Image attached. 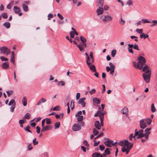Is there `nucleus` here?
<instances>
[{"label":"nucleus","instance_id":"obj_57","mask_svg":"<svg viewBox=\"0 0 157 157\" xmlns=\"http://www.w3.org/2000/svg\"><path fill=\"white\" fill-rule=\"evenodd\" d=\"M125 21L123 20L122 17H121V21H120V23L121 25H124L125 23Z\"/></svg>","mask_w":157,"mask_h":157},{"label":"nucleus","instance_id":"obj_13","mask_svg":"<svg viewBox=\"0 0 157 157\" xmlns=\"http://www.w3.org/2000/svg\"><path fill=\"white\" fill-rule=\"evenodd\" d=\"M94 126L98 129L99 130L101 129V126L100 125V122L98 121H96L94 124Z\"/></svg>","mask_w":157,"mask_h":157},{"label":"nucleus","instance_id":"obj_16","mask_svg":"<svg viewBox=\"0 0 157 157\" xmlns=\"http://www.w3.org/2000/svg\"><path fill=\"white\" fill-rule=\"evenodd\" d=\"M128 49L129 52L133 54V52L132 50V48L133 47V44H128Z\"/></svg>","mask_w":157,"mask_h":157},{"label":"nucleus","instance_id":"obj_27","mask_svg":"<svg viewBox=\"0 0 157 157\" xmlns=\"http://www.w3.org/2000/svg\"><path fill=\"white\" fill-rule=\"evenodd\" d=\"M45 119L46 124L49 125L52 124V122L50 119L48 118H45Z\"/></svg>","mask_w":157,"mask_h":157},{"label":"nucleus","instance_id":"obj_2","mask_svg":"<svg viewBox=\"0 0 157 157\" xmlns=\"http://www.w3.org/2000/svg\"><path fill=\"white\" fill-rule=\"evenodd\" d=\"M138 59L139 62L137 63V65L136 66L134 64V66L135 67L137 68L140 70H141L142 69L143 65L145 64L146 60L145 58L141 56L139 57Z\"/></svg>","mask_w":157,"mask_h":157},{"label":"nucleus","instance_id":"obj_11","mask_svg":"<svg viewBox=\"0 0 157 157\" xmlns=\"http://www.w3.org/2000/svg\"><path fill=\"white\" fill-rule=\"evenodd\" d=\"M143 68V71L146 73H149V72L151 73V71L148 69L149 67L148 66L146 65Z\"/></svg>","mask_w":157,"mask_h":157},{"label":"nucleus","instance_id":"obj_40","mask_svg":"<svg viewBox=\"0 0 157 157\" xmlns=\"http://www.w3.org/2000/svg\"><path fill=\"white\" fill-rule=\"evenodd\" d=\"M146 135V134H139L137 137V138L139 139L143 137H144Z\"/></svg>","mask_w":157,"mask_h":157},{"label":"nucleus","instance_id":"obj_42","mask_svg":"<svg viewBox=\"0 0 157 157\" xmlns=\"http://www.w3.org/2000/svg\"><path fill=\"white\" fill-rule=\"evenodd\" d=\"M6 92L8 96L9 97L10 96V95L13 94V92L12 90H10L9 91H6Z\"/></svg>","mask_w":157,"mask_h":157},{"label":"nucleus","instance_id":"obj_47","mask_svg":"<svg viewBox=\"0 0 157 157\" xmlns=\"http://www.w3.org/2000/svg\"><path fill=\"white\" fill-rule=\"evenodd\" d=\"M116 53V50L115 49L113 50L111 52V55L113 57H114Z\"/></svg>","mask_w":157,"mask_h":157},{"label":"nucleus","instance_id":"obj_12","mask_svg":"<svg viewBox=\"0 0 157 157\" xmlns=\"http://www.w3.org/2000/svg\"><path fill=\"white\" fill-rule=\"evenodd\" d=\"M113 142V141L109 140L107 141L104 142V144L105 145L111 147L112 146V144Z\"/></svg>","mask_w":157,"mask_h":157},{"label":"nucleus","instance_id":"obj_41","mask_svg":"<svg viewBox=\"0 0 157 157\" xmlns=\"http://www.w3.org/2000/svg\"><path fill=\"white\" fill-rule=\"evenodd\" d=\"M87 60H86V63L87 65H90V63H91L90 62V58L88 56H87Z\"/></svg>","mask_w":157,"mask_h":157},{"label":"nucleus","instance_id":"obj_3","mask_svg":"<svg viewBox=\"0 0 157 157\" xmlns=\"http://www.w3.org/2000/svg\"><path fill=\"white\" fill-rule=\"evenodd\" d=\"M151 74V73H149L148 74L145 73L143 74V77L144 80L146 83H148L150 82Z\"/></svg>","mask_w":157,"mask_h":157},{"label":"nucleus","instance_id":"obj_28","mask_svg":"<svg viewBox=\"0 0 157 157\" xmlns=\"http://www.w3.org/2000/svg\"><path fill=\"white\" fill-rule=\"evenodd\" d=\"M60 123L59 122H57L54 124V128L56 129L59 128L60 127Z\"/></svg>","mask_w":157,"mask_h":157},{"label":"nucleus","instance_id":"obj_62","mask_svg":"<svg viewBox=\"0 0 157 157\" xmlns=\"http://www.w3.org/2000/svg\"><path fill=\"white\" fill-rule=\"evenodd\" d=\"M151 26H154L155 25L157 24V20H153L152 22Z\"/></svg>","mask_w":157,"mask_h":157},{"label":"nucleus","instance_id":"obj_60","mask_svg":"<svg viewBox=\"0 0 157 157\" xmlns=\"http://www.w3.org/2000/svg\"><path fill=\"white\" fill-rule=\"evenodd\" d=\"M89 92L90 94H92L95 93L96 90L94 89H93L89 91Z\"/></svg>","mask_w":157,"mask_h":157},{"label":"nucleus","instance_id":"obj_34","mask_svg":"<svg viewBox=\"0 0 157 157\" xmlns=\"http://www.w3.org/2000/svg\"><path fill=\"white\" fill-rule=\"evenodd\" d=\"M156 108L154 106V104L153 103L151 105V111L152 112L154 113L156 111Z\"/></svg>","mask_w":157,"mask_h":157},{"label":"nucleus","instance_id":"obj_26","mask_svg":"<svg viewBox=\"0 0 157 157\" xmlns=\"http://www.w3.org/2000/svg\"><path fill=\"white\" fill-rule=\"evenodd\" d=\"M149 35L147 34H145L144 33H142L140 35V37L141 38H144L145 39L148 37Z\"/></svg>","mask_w":157,"mask_h":157},{"label":"nucleus","instance_id":"obj_24","mask_svg":"<svg viewBox=\"0 0 157 157\" xmlns=\"http://www.w3.org/2000/svg\"><path fill=\"white\" fill-rule=\"evenodd\" d=\"M10 106L11 105H16V102L15 100L13 99H12L10 100L8 104Z\"/></svg>","mask_w":157,"mask_h":157},{"label":"nucleus","instance_id":"obj_43","mask_svg":"<svg viewBox=\"0 0 157 157\" xmlns=\"http://www.w3.org/2000/svg\"><path fill=\"white\" fill-rule=\"evenodd\" d=\"M24 117L25 119H29L30 117V115L29 113H27L24 116Z\"/></svg>","mask_w":157,"mask_h":157},{"label":"nucleus","instance_id":"obj_33","mask_svg":"<svg viewBox=\"0 0 157 157\" xmlns=\"http://www.w3.org/2000/svg\"><path fill=\"white\" fill-rule=\"evenodd\" d=\"M141 21L142 22V23H152L151 22L148 21V20L147 19H142Z\"/></svg>","mask_w":157,"mask_h":157},{"label":"nucleus","instance_id":"obj_4","mask_svg":"<svg viewBox=\"0 0 157 157\" xmlns=\"http://www.w3.org/2000/svg\"><path fill=\"white\" fill-rule=\"evenodd\" d=\"M2 52L6 55H8L10 53V51L6 47H2L0 49Z\"/></svg>","mask_w":157,"mask_h":157},{"label":"nucleus","instance_id":"obj_54","mask_svg":"<svg viewBox=\"0 0 157 157\" xmlns=\"http://www.w3.org/2000/svg\"><path fill=\"white\" fill-rule=\"evenodd\" d=\"M38 144V141H36V139L34 138L33 140V144L34 145H37Z\"/></svg>","mask_w":157,"mask_h":157},{"label":"nucleus","instance_id":"obj_9","mask_svg":"<svg viewBox=\"0 0 157 157\" xmlns=\"http://www.w3.org/2000/svg\"><path fill=\"white\" fill-rule=\"evenodd\" d=\"M86 99L85 97H83L80 99L78 101V103L79 104H81L83 107H85L86 105V102L84 101Z\"/></svg>","mask_w":157,"mask_h":157},{"label":"nucleus","instance_id":"obj_56","mask_svg":"<svg viewBox=\"0 0 157 157\" xmlns=\"http://www.w3.org/2000/svg\"><path fill=\"white\" fill-rule=\"evenodd\" d=\"M82 112L81 111H78L76 114L75 117H77L78 116H82Z\"/></svg>","mask_w":157,"mask_h":157},{"label":"nucleus","instance_id":"obj_51","mask_svg":"<svg viewBox=\"0 0 157 157\" xmlns=\"http://www.w3.org/2000/svg\"><path fill=\"white\" fill-rule=\"evenodd\" d=\"M142 29H136V32L138 33L139 34H141L142 33Z\"/></svg>","mask_w":157,"mask_h":157},{"label":"nucleus","instance_id":"obj_20","mask_svg":"<svg viewBox=\"0 0 157 157\" xmlns=\"http://www.w3.org/2000/svg\"><path fill=\"white\" fill-rule=\"evenodd\" d=\"M93 101L94 103L97 104H99L100 103V100L96 98H94L93 99Z\"/></svg>","mask_w":157,"mask_h":157},{"label":"nucleus","instance_id":"obj_64","mask_svg":"<svg viewBox=\"0 0 157 157\" xmlns=\"http://www.w3.org/2000/svg\"><path fill=\"white\" fill-rule=\"evenodd\" d=\"M36 128V132L37 133H39L40 132V128L38 126H37Z\"/></svg>","mask_w":157,"mask_h":157},{"label":"nucleus","instance_id":"obj_10","mask_svg":"<svg viewBox=\"0 0 157 157\" xmlns=\"http://www.w3.org/2000/svg\"><path fill=\"white\" fill-rule=\"evenodd\" d=\"M104 12L103 8L102 7H99L96 10L97 15L98 16L102 14Z\"/></svg>","mask_w":157,"mask_h":157},{"label":"nucleus","instance_id":"obj_58","mask_svg":"<svg viewBox=\"0 0 157 157\" xmlns=\"http://www.w3.org/2000/svg\"><path fill=\"white\" fill-rule=\"evenodd\" d=\"M132 3V0H128L127 1L126 4L129 6L131 5Z\"/></svg>","mask_w":157,"mask_h":157},{"label":"nucleus","instance_id":"obj_59","mask_svg":"<svg viewBox=\"0 0 157 157\" xmlns=\"http://www.w3.org/2000/svg\"><path fill=\"white\" fill-rule=\"evenodd\" d=\"M83 144L85 146L88 147L89 146V144L88 143L87 141L86 140H84L83 141Z\"/></svg>","mask_w":157,"mask_h":157},{"label":"nucleus","instance_id":"obj_25","mask_svg":"<svg viewBox=\"0 0 157 157\" xmlns=\"http://www.w3.org/2000/svg\"><path fill=\"white\" fill-rule=\"evenodd\" d=\"M3 25L7 29H9L10 27V24L9 22H6L4 23Z\"/></svg>","mask_w":157,"mask_h":157},{"label":"nucleus","instance_id":"obj_17","mask_svg":"<svg viewBox=\"0 0 157 157\" xmlns=\"http://www.w3.org/2000/svg\"><path fill=\"white\" fill-rule=\"evenodd\" d=\"M20 8L17 6H14L13 7V10L16 13H18L21 11Z\"/></svg>","mask_w":157,"mask_h":157},{"label":"nucleus","instance_id":"obj_35","mask_svg":"<svg viewBox=\"0 0 157 157\" xmlns=\"http://www.w3.org/2000/svg\"><path fill=\"white\" fill-rule=\"evenodd\" d=\"M31 127L28 125L26 127L24 128V129L27 132L32 133L31 131L29 129Z\"/></svg>","mask_w":157,"mask_h":157},{"label":"nucleus","instance_id":"obj_29","mask_svg":"<svg viewBox=\"0 0 157 157\" xmlns=\"http://www.w3.org/2000/svg\"><path fill=\"white\" fill-rule=\"evenodd\" d=\"M22 103L24 106H25L27 105V100L26 98L25 97H24L23 98L22 100Z\"/></svg>","mask_w":157,"mask_h":157},{"label":"nucleus","instance_id":"obj_7","mask_svg":"<svg viewBox=\"0 0 157 157\" xmlns=\"http://www.w3.org/2000/svg\"><path fill=\"white\" fill-rule=\"evenodd\" d=\"M53 127L52 125L44 126L42 128L41 132L51 130Z\"/></svg>","mask_w":157,"mask_h":157},{"label":"nucleus","instance_id":"obj_15","mask_svg":"<svg viewBox=\"0 0 157 157\" xmlns=\"http://www.w3.org/2000/svg\"><path fill=\"white\" fill-rule=\"evenodd\" d=\"M90 67V70L93 72H96V70L95 66L94 65H92L91 63H90V65H88Z\"/></svg>","mask_w":157,"mask_h":157},{"label":"nucleus","instance_id":"obj_1","mask_svg":"<svg viewBox=\"0 0 157 157\" xmlns=\"http://www.w3.org/2000/svg\"><path fill=\"white\" fill-rule=\"evenodd\" d=\"M118 144L122 146L121 149L122 151L125 152L126 154L128 153L130 150L132 148L133 145L132 143L129 142L127 140H125L124 141H120L118 143Z\"/></svg>","mask_w":157,"mask_h":157},{"label":"nucleus","instance_id":"obj_53","mask_svg":"<svg viewBox=\"0 0 157 157\" xmlns=\"http://www.w3.org/2000/svg\"><path fill=\"white\" fill-rule=\"evenodd\" d=\"M16 105H11V106L10 108V111L11 112H13L14 109Z\"/></svg>","mask_w":157,"mask_h":157},{"label":"nucleus","instance_id":"obj_6","mask_svg":"<svg viewBox=\"0 0 157 157\" xmlns=\"http://www.w3.org/2000/svg\"><path fill=\"white\" fill-rule=\"evenodd\" d=\"M81 128V126L78 124H75L72 127V130L75 131H77L80 130Z\"/></svg>","mask_w":157,"mask_h":157},{"label":"nucleus","instance_id":"obj_18","mask_svg":"<svg viewBox=\"0 0 157 157\" xmlns=\"http://www.w3.org/2000/svg\"><path fill=\"white\" fill-rule=\"evenodd\" d=\"M92 156V157H102L101 154L97 152H95L93 154Z\"/></svg>","mask_w":157,"mask_h":157},{"label":"nucleus","instance_id":"obj_22","mask_svg":"<svg viewBox=\"0 0 157 157\" xmlns=\"http://www.w3.org/2000/svg\"><path fill=\"white\" fill-rule=\"evenodd\" d=\"M99 117L100 118V117H103V118H104V116L105 114V112L103 111H101V110L100 111L99 110Z\"/></svg>","mask_w":157,"mask_h":157},{"label":"nucleus","instance_id":"obj_46","mask_svg":"<svg viewBox=\"0 0 157 157\" xmlns=\"http://www.w3.org/2000/svg\"><path fill=\"white\" fill-rule=\"evenodd\" d=\"M77 120L78 121L80 122L81 121L83 120V117L82 116H78L77 117Z\"/></svg>","mask_w":157,"mask_h":157},{"label":"nucleus","instance_id":"obj_52","mask_svg":"<svg viewBox=\"0 0 157 157\" xmlns=\"http://www.w3.org/2000/svg\"><path fill=\"white\" fill-rule=\"evenodd\" d=\"M100 122L101 124H100V126H103V120L104 118H103V117H100Z\"/></svg>","mask_w":157,"mask_h":157},{"label":"nucleus","instance_id":"obj_21","mask_svg":"<svg viewBox=\"0 0 157 157\" xmlns=\"http://www.w3.org/2000/svg\"><path fill=\"white\" fill-rule=\"evenodd\" d=\"M123 114H127L128 112V109L125 107H124L121 110Z\"/></svg>","mask_w":157,"mask_h":157},{"label":"nucleus","instance_id":"obj_14","mask_svg":"<svg viewBox=\"0 0 157 157\" xmlns=\"http://www.w3.org/2000/svg\"><path fill=\"white\" fill-rule=\"evenodd\" d=\"M47 100L45 99L42 98L38 101V102L36 104V105H41V103L45 102Z\"/></svg>","mask_w":157,"mask_h":157},{"label":"nucleus","instance_id":"obj_37","mask_svg":"<svg viewBox=\"0 0 157 157\" xmlns=\"http://www.w3.org/2000/svg\"><path fill=\"white\" fill-rule=\"evenodd\" d=\"M104 134L102 132H101L97 136L95 137L94 140V142H95V140L97 139L98 138H99L102 136H103Z\"/></svg>","mask_w":157,"mask_h":157},{"label":"nucleus","instance_id":"obj_44","mask_svg":"<svg viewBox=\"0 0 157 157\" xmlns=\"http://www.w3.org/2000/svg\"><path fill=\"white\" fill-rule=\"evenodd\" d=\"M1 16L5 19H6L8 17L7 14L6 13H3L2 14Z\"/></svg>","mask_w":157,"mask_h":157},{"label":"nucleus","instance_id":"obj_36","mask_svg":"<svg viewBox=\"0 0 157 157\" xmlns=\"http://www.w3.org/2000/svg\"><path fill=\"white\" fill-rule=\"evenodd\" d=\"M110 149L109 148H106L105 150V152L107 155H109L110 154Z\"/></svg>","mask_w":157,"mask_h":157},{"label":"nucleus","instance_id":"obj_61","mask_svg":"<svg viewBox=\"0 0 157 157\" xmlns=\"http://www.w3.org/2000/svg\"><path fill=\"white\" fill-rule=\"evenodd\" d=\"M133 48L136 50H139V47H138V46L137 44H135L134 45V46L133 45Z\"/></svg>","mask_w":157,"mask_h":157},{"label":"nucleus","instance_id":"obj_31","mask_svg":"<svg viewBox=\"0 0 157 157\" xmlns=\"http://www.w3.org/2000/svg\"><path fill=\"white\" fill-rule=\"evenodd\" d=\"M90 58L91 59V62L93 63L94 62V56H93V53L92 52L90 51Z\"/></svg>","mask_w":157,"mask_h":157},{"label":"nucleus","instance_id":"obj_30","mask_svg":"<svg viewBox=\"0 0 157 157\" xmlns=\"http://www.w3.org/2000/svg\"><path fill=\"white\" fill-rule=\"evenodd\" d=\"M22 7L23 9V10L25 11L26 12L28 10V8L27 6L26 5L25 3H23L22 4Z\"/></svg>","mask_w":157,"mask_h":157},{"label":"nucleus","instance_id":"obj_48","mask_svg":"<svg viewBox=\"0 0 157 157\" xmlns=\"http://www.w3.org/2000/svg\"><path fill=\"white\" fill-rule=\"evenodd\" d=\"M65 84V82L63 81H59L58 82V85H61L62 86H64Z\"/></svg>","mask_w":157,"mask_h":157},{"label":"nucleus","instance_id":"obj_55","mask_svg":"<svg viewBox=\"0 0 157 157\" xmlns=\"http://www.w3.org/2000/svg\"><path fill=\"white\" fill-rule=\"evenodd\" d=\"M109 65L110 66V67L111 69H115V67L113 64V63L111 62L109 63Z\"/></svg>","mask_w":157,"mask_h":157},{"label":"nucleus","instance_id":"obj_19","mask_svg":"<svg viewBox=\"0 0 157 157\" xmlns=\"http://www.w3.org/2000/svg\"><path fill=\"white\" fill-rule=\"evenodd\" d=\"M9 65V64L8 62H5L2 64V67L3 69H6L8 67Z\"/></svg>","mask_w":157,"mask_h":157},{"label":"nucleus","instance_id":"obj_5","mask_svg":"<svg viewBox=\"0 0 157 157\" xmlns=\"http://www.w3.org/2000/svg\"><path fill=\"white\" fill-rule=\"evenodd\" d=\"M112 19V17L110 15H105L104 16V18H103L102 21L104 22L109 21Z\"/></svg>","mask_w":157,"mask_h":157},{"label":"nucleus","instance_id":"obj_45","mask_svg":"<svg viewBox=\"0 0 157 157\" xmlns=\"http://www.w3.org/2000/svg\"><path fill=\"white\" fill-rule=\"evenodd\" d=\"M151 128H146L145 130V132H147L146 134H147V135H149L150 133V131L151 130Z\"/></svg>","mask_w":157,"mask_h":157},{"label":"nucleus","instance_id":"obj_50","mask_svg":"<svg viewBox=\"0 0 157 157\" xmlns=\"http://www.w3.org/2000/svg\"><path fill=\"white\" fill-rule=\"evenodd\" d=\"M146 121L148 125H150L151 124L152 121L151 119L148 118L146 119Z\"/></svg>","mask_w":157,"mask_h":157},{"label":"nucleus","instance_id":"obj_23","mask_svg":"<svg viewBox=\"0 0 157 157\" xmlns=\"http://www.w3.org/2000/svg\"><path fill=\"white\" fill-rule=\"evenodd\" d=\"M97 2L99 7L102 6L104 4L103 0H97Z\"/></svg>","mask_w":157,"mask_h":157},{"label":"nucleus","instance_id":"obj_63","mask_svg":"<svg viewBox=\"0 0 157 157\" xmlns=\"http://www.w3.org/2000/svg\"><path fill=\"white\" fill-rule=\"evenodd\" d=\"M10 61H11V62L13 63H14V62H15V60H14V56H11V59H10Z\"/></svg>","mask_w":157,"mask_h":157},{"label":"nucleus","instance_id":"obj_8","mask_svg":"<svg viewBox=\"0 0 157 157\" xmlns=\"http://www.w3.org/2000/svg\"><path fill=\"white\" fill-rule=\"evenodd\" d=\"M140 127L142 129H144L147 126V125L146 123L144 122V119H142L140 121Z\"/></svg>","mask_w":157,"mask_h":157},{"label":"nucleus","instance_id":"obj_49","mask_svg":"<svg viewBox=\"0 0 157 157\" xmlns=\"http://www.w3.org/2000/svg\"><path fill=\"white\" fill-rule=\"evenodd\" d=\"M0 58L2 61H7L9 60L8 58H5L4 56L0 57Z\"/></svg>","mask_w":157,"mask_h":157},{"label":"nucleus","instance_id":"obj_32","mask_svg":"<svg viewBox=\"0 0 157 157\" xmlns=\"http://www.w3.org/2000/svg\"><path fill=\"white\" fill-rule=\"evenodd\" d=\"M13 1L11 2L9 4H8L6 6L7 9H11L12 6H13Z\"/></svg>","mask_w":157,"mask_h":157},{"label":"nucleus","instance_id":"obj_38","mask_svg":"<svg viewBox=\"0 0 157 157\" xmlns=\"http://www.w3.org/2000/svg\"><path fill=\"white\" fill-rule=\"evenodd\" d=\"M80 39L81 41L83 43H85L86 41V39L83 36H81L80 37Z\"/></svg>","mask_w":157,"mask_h":157},{"label":"nucleus","instance_id":"obj_39","mask_svg":"<svg viewBox=\"0 0 157 157\" xmlns=\"http://www.w3.org/2000/svg\"><path fill=\"white\" fill-rule=\"evenodd\" d=\"M99 133V132L95 128L93 129V133L95 136L97 135Z\"/></svg>","mask_w":157,"mask_h":157}]
</instances>
